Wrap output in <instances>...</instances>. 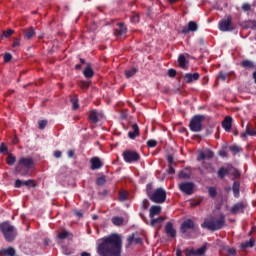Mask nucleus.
Here are the masks:
<instances>
[{"instance_id":"60","label":"nucleus","mask_w":256,"mask_h":256,"mask_svg":"<svg viewBox=\"0 0 256 256\" xmlns=\"http://www.w3.org/2000/svg\"><path fill=\"white\" fill-rule=\"evenodd\" d=\"M248 27L250 29H256V20H250L248 21Z\"/></svg>"},{"instance_id":"35","label":"nucleus","mask_w":256,"mask_h":256,"mask_svg":"<svg viewBox=\"0 0 256 256\" xmlns=\"http://www.w3.org/2000/svg\"><path fill=\"white\" fill-rule=\"evenodd\" d=\"M105 183H107V178L105 175H102L96 179V185H98V187H103Z\"/></svg>"},{"instance_id":"7","label":"nucleus","mask_w":256,"mask_h":256,"mask_svg":"<svg viewBox=\"0 0 256 256\" xmlns=\"http://www.w3.org/2000/svg\"><path fill=\"white\" fill-rule=\"evenodd\" d=\"M122 157L126 163H137L141 159V155L133 150H125Z\"/></svg>"},{"instance_id":"36","label":"nucleus","mask_w":256,"mask_h":256,"mask_svg":"<svg viewBox=\"0 0 256 256\" xmlns=\"http://www.w3.org/2000/svg\"><path fill=\"white\" fill-rule=\"evenodd\" d=\"M202 165L204 167V169H207L208 173H213V171H215V169L213 168V165L211 163H207L205 162V160H202Z\"/></svg>"},{"instance_id":"19","label":"nucleus","mask_w":256,"mask_h":256,"mask_svg":"<svg viewBox=\"0 0 256 256\" xmlns=\"http://www.w3.org/2000/svg\"><path fill=\"white\" fill-rule=\"evenodd\" d=\"M222 127L224 131L229 133L231 131V127H233V117L231 116H226L224 120L222 121Z\"/></svg>"},{"instance_id":"62","label":"nucleus","mask_w":256,"mask_h":256,"mask_svg":"<svg viewBox=\"0 0 256 256\" xmlns=\"http://www.w3.org/2000/svg\"><path fill=\"white\" fill-rule=\"evenodd\" d=\"M242 10H244L245 12L247 11H251V5L248 3H245L242 5Z\"/></svg>"},{"instance_id":"40","label":"nucleus","mask_w":256,"mask_h":256,"mask_svg":"<svg viewBox=\"0 0 256 256\" xmlns=\"http://www.w3.org/2000/svg\"><path fill=\"white\" fill-rule=\"evenodd\" d=\"M135 73H137V68H132L130 70H126L125 77H127V79H131V77H133V75H135Z\"/></svg>"},{"instance_id":"22","label":"nucleus","mask_w":256,"mask_h":256,"mask_svg":"<svg viewBox=\"0 0 256 256\" xmlns=\"http://www.w3.org/2000/svg\"><path fill=\"white\" fill-rule=\"evenodd\" d=\"M23 33H24V39L26 41H29L30 39H33V37H35V35H36L35 29L33 27H29V28L24 29Z\"/></svg>"},{"instance_id":"47","label":"nucleus","mask_w":256,"mask_h":256,"mask_svg":"<svg viewBox=\"0 0 256 256\" xmlns=\"http://www.w3.org/2000/svg\"><path fill=\"white\" fill-rule=\"evenodd\" d=\"M217 79L220 81H227V74L223 71L218 73Z\"/></svg>"},{"instance_id":"31","label":"nucleus","mask_w":256,"mask_h":256,"mask_svg":"<svg viewBox=\"0 0 256 256\" xmlns=\"http://www.w3.org/2000/svg\"><path fill=\"white\" fill-rule=\"evenodd\" d=\"M226 175H229V169L225 168V167H221L218 170V177L220 179H225Z\"/></svg>"},{"instance_id":"6","label":"nucleus","mask_w":256,"mask_h":256,"mask_svg":"<svg viewBox=\"0 0 256 256\" xmlns=\"http://www.w3.org/2000/svg\"><path fill=\"white\" fill-rule=\"evenodd\" d=\"M218 29L223 32L235 31V26H233V17L228 15L226 19H222L218 23Z\"/></svg>"},{"instance_id":"54","label":"nucleus","mask_w":256,"mask_h":256,"mask_svg":"<svg viewBox=\"0 0 256 256\" xmlns=\"http://www.w3.org/2000/svg\"><path fill=\"white\" fill-rule=\"evenodd\" d=\"M11 59H13V55H11V53L4 54V63H9Z\"/></svg>"},{"instance_id":"52","label":"nucleus","mask_w":256,"mask_h":256,"mask_svg":"<svg viewBox=\"0 0 256 256\" xmlns=\"http://www.w3.org/2000/svg\"><path fill=\"white\" fill-rule=\"evenodd\" d=\"M14 187L16 189H21V187H23V180H21V179L15 180Z\"/></svg>"},{"instance_id":"20","label":"nucleus","mask_w":256,"mask_h":256,"mask_svg":"<svg viewBox=\"0 0 256 256\" xmlns=\"http://www.w3.org/2000/svg\"><path fill=\"white\" fill-rule=\"evenodd\" d=\"M162 208L159 205H152L149 210V217L153 219V217H157V215H161Z\"/></svg>"},{"instance_id":"46","label":"nucleus","mask_w":256,"mask_h":256,"mask_svg":"<svg viewBox=\"0 0 256 256\" xmlns=\"http://www.w3.org/2000/svg\"><path fill=\"white\" fill-rule=\"evenodd\" d=\"M246 133L250 137H255L256 136V131L251 129V127L249 125L246 126Z\"/></svg>"},{"instance_id":"2","label":"nucleus","mask_w":256,"mask_h":256,"mask_svg":"<svg viewBox=\"0 0 256 256\" xmlns=\"http://www.w3.org/2000/svg\"><path fill=\"white\" fill-rule=\"evenodd\" d=\"M226 223L225 214H220L217 217L204 220L201 227L202 229H208V231H221Z\"/></svg>"},{"instance_id":"53","label":"nucleus","mask_w":256,"mask_h":256,"mask_svg":"<svg viewBox=\"0 0 256 256\" xmlns=\"http://www.w3.org/2000/svg\"><path fill=\"white\" fill-rule=\"evenodd\" d=\"M38 127H39V129H41V130L45 129V127H47V120H40V121L38 122Z\"/></svg>"},{"instance_id":"45","label":"nucleus","mask_w":256,"mask_h":256,"mask_svg":"<svg viewBox=\"0 0 256 256\" xmlns=\"http://www.w3.org/2000/svg\"><path fill=\"white\" fill-rule=\"evenodd\" d=\"M70 103H72V109H74V111H77V109H79V100L72 98L70 100Z\"/></svg>"},{"instance_id":"5","label":"nucleus","mask_w":256,"mask_h":256,"mask_svg":"<svg viewBox=\"0 0 256 256\" xmlns=\"http://www.w3.org/2000/svg\"><path fill=\"white\" fill-rule=\"evenodd\" d=\"M150 201L152 203H157L158 205H162V203H165L167 201V191L163 188H156L152 195L150 196Z\"/></svg>"},{"instance_id":"43","label":"nucleus","mask_w":256,"mask_h":256,"mask_svg":"<svg viewBox=\"0 0 256 256\" xmlns=\"http://www.w3.org/2000/svg\"><path fill=\"white\" fill-rule=\"evenodd\" d=\"M23 185H25L26 187H37V184H35V180L33 179L23 181Z\"/></svg>"},{"instance_id":"63","label":"nucleus","mask_w":256,"mask_h":256,"mask_svg":"<svg viewBox=\"0 0 256 256\" xmlns=\"http://www.w3.org/2000/svg\"><path fill=\"white\" fill-rule=\"evenodd\" d=\"M21 45V39L15 38L12 47H19Z\"/></svg>"},{"instance_id":"23","label":"nucleus","mask_w":256,"mask_h":256,"mask_svg":"<svg viewBox=\"0 0 256 256\" xmlns=\"http://www.w3.org/2000/svg\"><path fill=\"white\" fill-rule=\"evenodd\" d=\"M132 130L133 131H129L128 132L129 139H135V138L139 137V135H140V133H139V125L133 124L132 125Z\"/></svg>"},{"instance_id":"27","label":"nucleus","mask_w":256,"mask_h":256,"mask_svg":"<svg viewBox=\"0 0 256 256\" xmlns=\"http://www.w3.org/2000/svg\"><path fill=\"white\" fill-rule=\"evenodd\" d=\"M83 75L84 77H86V79H91L93 75H95V72L93 71V68H91V66L88 65L83 71Z\"/></svg>"},{"instance_id":"57","label":"nucleus","mask_w":256,"mask_h":256,"mask_svg":"<svg viewBox=\"0 0 256 256\" xmlns=\"http://www.w3.org/2000/svg\"><path fill=\"white\" fill-rule=\"evenodd\" d=\"M149 205H150L149 200L144 199L142 201V209H144L145 211H146V209H149Z\"/></svg>"},{"instance_id":"14","label":"nucleus","mask_w":256,"mask_h":256,"mask_svg":"<svg viewBox=\"0 0 256 256\" xmlns=\"http://www.w3.org/2000/svg\"><path fill=\"white\" fill-rule=\"evenodd\" d=\"M245 213V204L243 202H238L236 204H234L231 209H230V213L232 215H237V213Z\"/></svg>"},{"instance_id":"26","label":"nucleus","mask_w":256,"mask_h":256,"mask_svg":"<svg viewBox=\"0 0 256 256\" xmlns=\"http://www.w3.org/2000/svg\"><path fill=\"white\" fill-rule=\"evenodd\" d=\"M241 67H243V69H255V63L251 60L245 59L241 62Z\"/></svg>"},{"instance_id":"49","label":"nucleus","mask_w":256,"mask_h":256,"mask_svg":"<svg viewBox=\"0 0 256 256\" xmlns=\"http://www.w3.org/2000/svg\"><path fill=\"white\" fill-rule=\"evenodd\" d=\"M147 147H149L150 149H153V147H157V141L156 140H148L147 141Z\"/></svg>"},{"instance_id":"12","label":"nucleus","mask_w":256,"mask_h":256,"mask_svg":"<svg viewBox=\"0 0 256 256\" xmlns=\"http://www.w3.org/2000/svg\"><path fill=\"white\" fill-rule=\"evenodd\" d=\"M20 165H23L24 167L28 168L30 171L35 167V161L31 157H21L18 161Z\"/></svg>"},{"instance_id":"21","label":"nucleus","mask_w":256,"mask_h":256,"mask_svg":"<svg viewBox=\"0 0 256 256\" xmlns=\"http://www.w3.org/2000/svg\"><path fill=\"white\" fill-rule=\"evenodd\" d=\"M125 33H127V27H125V25L123 23H119L118 28H116L114 30V35L116 37H123V35H125Z\"/></svg>"},{"instance_id":"17","label":"nucleus","mask_w":256,"mask_h":256,"mask_svg":"<svg viewBox=\"0 0 256 256\" xmlns=\"http://www.w3.org/2000/svg\"><path fill=\"white\" fill-rule=\"evenodd\" d=\"M213 157H215V153L211 149H206L199 153L198 161H205V159H212Z\"/></svg>"},{"instance_id":"9","label":"nucleus","mask_w":256,"mask_h":256,"mask_svg":"<svg viewBox=\"0 0 256 256\" xmlns=\"http://www.w3.org/2000/svg\"><path fill=\"white\" fill-rule=\"evenodd\" d=\"M188 231H195V222L192 219H187L180 225V233L185 235Z\"/></svg>"},{"instance_id":"29","label":"nucleus","mask_w":256,"mask_h":256,"mask_svg":"<svg viewBox=\"0 0 256 256\" xmlns=\"http://www.w3.org/2000/svg\"><path fill=\"white\" fill-rule=\"evenodd\" d=\"M240 247H241V249L255 247V239L251 238L249 241L242 243Z\"/></svg>"},{"instance_id":"34","label":"nucleus","mask_w":256,"mask_h":256,"mask_svg":"<svg viewBox=\"0 0 256 256\" xmlns=\"http://www.w3.org/2000/svg\"><path fill=\"white\" fill-rule=\"evenodd\" d=\"M229 151L232 152L233 155H237L243 151V149L237 145L229 146Z\"/></svg>"},{"instance_id":"1","label":"nucleus","mask_w":256,"mask_h":256,"mask_svg":"<svg viewBox=\"0 0 256 256\" xmlns=\"http://www.w3.org/2000/svg\"><path fill=\"white\" fill-rule=\"evenodd\" d=\"M123 241L119 234H111L102 238V243L97 247V253L100 256H121V247Z\"/></svg>"},{"instance_id":"38","label":"nucleus","mask_w":256,"mask_h":256,"mask_svg":"<svg viewBox=\"0 0 256 256\" xmlns=\"http://www.w3.org/2000/svg\"><path fill=\"white\" fill-rule=\"evenodd\" d=\"M208 195H209V197H211L212 199H215V197H217V188H215V187H209V188H208Z\"/></svg>"},{"instance_id":"24","label":"nucleus","mask_w":256,"mask_h":256,"mask_svg":"<svg viewBox=\"0 0 256 256\" xmlns=\"http://www.w3.org/2000/svg\"><path fill=\"white\" fill-rule=\"evenodd\" d=\"M240 190H241V183H239V181H234L233 186H232V191H233V195L236 199H239Z\"/></svg>"},{"instance_id":"39","label":"nucleus","mask_w":256,"mask_h":256,"mask_svg":"<svg viewBox=\"0 0 256 256\" xmlns=\"http://www.w3.org/2000/svg\"><path fill=\"white\" fill-rule=\"evenodd\" d=\"M128 197H129V194L127 192L125 191L119 192V201H121L122 203L127 201Z\"/></svg>"},{"instance_id":"50","label":"nucleus","mask_w":256,"mask_h":256,"mask_svg":"<svg viewBox=\"0 0 256 256\" xmlns=\"http://www.w3.org/2000/svg\"><path fill=\"white\" fill-rule=\"evenodd\" d=\"M62 253L64 255H72L73 251L71 249H69V247L67 246H63L62 247Z\"/></svg>"},{"instance_id":"18","label":"nucleus","mask_w":256,"mask_h":256,"mask_svg":"<svg viewBox=\"0 0 256 256\" xmlns=\"http://www.w3.org/2000/svg\"><path fill=\"white\" fill-rule=\"evenodd\" d=\"M165 233L168 237H171V239H175V237H177V230L173 228V224L171 222L166 223Z\"/></svg>"},{"instance_id":"56","label":"nucleus","mask_w":256,"mask_h":256,"mask_svg":"<svg viewBox=\"0 0 256 256\" xmlns=\"http://www.w3.org/2000/svg\"><path fill=\"white\" fill-rule=\"evenodd\" d=\"M168 76H170L171 78H174L177 76V70L171 68L168 70Z\"/></svg>"},{"instance_id":"3","label":"nucleus","mask_w":256,"mask_h":256,"mask_svg":"<svg viewBox=\"0 0 256 256\" xmlns=\"http://www.w3.org/2000/svg\"><path fill=\"white\" fill-rule=\"evenodd\" d=\"M0 231L8 243L15 241V238L17 237V229H15V226L11 225L8 221L0 224Z\"/></svg>"},{"instance_id":"37","label":"nucleus","mask_w":256,"mask_h":256,"mask_svg":"<svg viewBox=\"0 0 256 256\" xmlns=\"http://www.w3.org/2000/svg\"><path fill=\"white\" fill-rule=\"evenodd\" d=\"M17 161V158L15 156H13V154H9L7 159H6V163L7 165H15V162Z\"/></svg>"},{"instance_id":"41","label":"nucleus","mask_w":256,"mask_h":256,"mask_svg":"<svg viewBox=\"0 0 256 256\" xmlns=\"http://www.w3.org/2000/svg\"><path fill=\"white\" fill-rule=\"evenodd\" d=\"M205 251H207V246H202L200 248H198L197 250H195V256H201V255H205Z\"/></svg>"},{"instance_id":"25","label":"nucleus","mask_w":256,"mask_h":256,"mask_svg":"<svg viewBox=\"0 0 256 256\" xmlns=\"http://www.w3.org/2000/svg\"><path fill=\"white\" fill-rule=\"evenodd\" d=\"M1 256H15V248L13 247H8L6 249H3L0 251Z\"/></svg>"},{"instance_id":"33","label":"nucleus","mask_w":256,"mask_h":256,"mask_svg":"<svg viewBox=\"0 0 256 256\" xmlns=\"http://www.w3.org/2000/svg\"><path fill=\"white\" fill-rule=\"evenodd\" d=\"M125 219L123 217L115 216L112 218L113 225H117L118 227L123 225Z\"/></svg>"},{"instance_id":"42","label":"nucleus","mask_w":256,"mask_h":256,"mask_svg":"<svg viewBox=\"0 0 256 256\" xmlns=\"http://www.w3.org/2000/svg\"><path fill=\"white\" fill-rule=\"evenodd\" d=\"M153 194V184L149 183L146 185V195L148 197V199L150 198V196Z\"/></svg>"},{"instance_id":"59","label":"nucleus","mask_w":256,"mask_h":256,"mask_svg":"<svg viewBox=\"0 0 256 256\" xmlns=\"http://www.w3.org/2000/svg\"><path fill=\"white\" fill-rule=\"evenodd\" d=\"M80 87H81V89H89V82H86V81H81L80 82Z\"/></svg>"},{"instance_id":"48","label":"nucleus","mask_w":256,"mask_h":256,"mask_svg":"<svg viewBox=\"0 0 256 256\" xmlns=\"http://www.w3.org/2000/svg\"><path fill=\"white\" fill-rule=\"evenodd\" d=\"M179 179H189L191 177L187 172L185 171H180L178 174Z\"/></svg>"},{"instance_id":"61","label":"nucleus","mask_w":256,"mask_h":256,"mask_svg":"<svg viewBox=\"0 0 256 256\" xmlns=\"http://www.w3.org/2000/svg\"><path fill=\"white\" fill-rule=\"evenodd\" d=\"M167 173H168V175L175 174V165L169 166V168L167 169Z\"/></svg>"},{"instance_id":"28","label":"nucleus","mask_w":256,"mask_h":256,"mask_svg":"<svg viewBox=\"0 0 256 256\" xmlns=\"http://www.w3.org/2000/svg\"><path fill=\"white\" fill-rule=\"evenodd\" d=\"M187 58H185V55L180 54L178 57V65L181 69H185L187 67Z\"/></svg>"},{"instance_id":"15","label":"nucleus","mask_w":256,"mask_h":256,"mask_svg":"<svg viewBox=\"0 0 256 256\" xmlns=\"http://www.w3.org/2000/svg\"><path fill=\"white\" fill-rule=\"evenodd\" d=\"M90 169L92 171H96L97 169H101L103 167V163L101 162V158L95 156L90 159Z\"/></svg>"},{"instance_id":"51","label":"nucleus","mask_w":256,"mask_h":256,"mask_svg":"<svg viewBox=\"0 0 256 256\" xmlns=\"http://www.w3.org/2000/svg\"><path fill=\"white\" fill-rule=\"evenodd\" d=\"M184 253H185L186 256H195V249L186 248L184 250Z\"/></svg>"},{"instance_id":"64","label":"nucleus","mask_w":256,"mask_h":256,"mask_svg":"<svg viewBox=\"0 0 256 256\" xmlns=\"http://www.w3.org/2000/svg\"><path fill=\"white\" fill-rule=\"evenodd\" d=\"M167 162H168L169 166H171V165H176V164L174 163L173 157H172L171 155H168V156H167Z\"/></svg>"},{"instance_id":"11","label":"nucleus","mask_w":256,"mask_h":256,"mask_svg":"<svg viewBox=\"0 0 256 256\" xmlns=\"http://www.w3.org/2000/svg\"><path fill=\"white\" fill-rule=\"evenodd\" d=\"M197 29H199V25H197V22L195 21H189L188 22V27H183L181 30V33H183V35H187L189 33H195V31H197Z\"/></svg>"},{"instance_id":"55","label":"nucleus","mask_w":256,"mask_h":256,"mask_svg":"<svg viewBox=\"0 0 256 256\" xmlns=\"http://www.w3.org/2000/svg\"><path fill=\"white\" fill-rule=\"evenodd\" d=\"M226 251H227V253H228L229 255H232V256L237 255V250H236L235 248H229V247H227V248H226Z\"/></svg>"},{"instance_id":"32","label":"nucleus","mask_w":256,"mask_h":256,"mask_svg":"<svg viewBox=\"0 0 256 256\" xmlns=\"http://www.w3.org/2000/svg\"><path fill=\"white\" fill-rule=\"evenodd\" d=\"M69 237H73V234L67 230H63L58 234V239H61V240L67 239Z\"/></svg>"},{"instance_id":"30","label":"nucleus","mask_w":256,"mask_h":256,"mask_svg":"<svg viewBox=\"0 0 256 256\" xmlns=\"http://www.w3.org/2000/svg\"><path fill=\"white\" fill-rule=\"evenodd\" d=\"M151 219V222H150V225L151 227H155V225H157L158 223H163V221H165V217L163 216H160L158 218H150Z\"/></svg>"},{"instance_id":"10","label":"nucleus","mask_w":256,"mask_h":256,"mask_svg":"<svg viewBox=\"0 0 256 256\" xmlns=\"http://www.w3.org/2000/svg\"><path fill=\"white\" fill-rule=\"evenodd\" d=\"M179 189L185 195H193V189H195V184L193 182H182L178 185Z\"/></svg>"},{"instance_id":"44","label":"nucleus","mask_w":256,"mask_h":256,"mask_svg":"<svg viewBox=\"0 0 256 256\" xmlns=\"http://www.w3.org/2000/svg\"><path fill=\"white\" fill-rule=\"evenodd\" d=\"M13 33H15V30H13V29L4 30L2 33V35H3L2 38L6 37V39H7V38L11 37V35H13Z\"/></svg>"},{"instance_id":"13","label":"nucleus","mask_w":256,"mask_h":256,"mask_svg":"<svg viewBox=\"0 0 256 256\" xmlns=\"http://www.w3.org/2000/svg\"><path fill=\"white\" fill-rule=\"evenodd\" d=\"M200 78H201V75L198 72L193 73V74L192 73H186L184 75V81L187 84L193 83L195 81H199Z\"/></svg>"},{"instance_id":"4","label":"nucleus","mask_w":256,"mask_h":256,"mask_svg":"<svg viewBox=\"0 0 256 256\" xmlns=\"http://www.w3.org/2000/svg\"><path fill=\"white\" fill-rule=\"evenodd\" d=\"M203 121H205V115H194L189 122L190 131H192V133H200V131H203Z\"/></svg>"},{"instance_id":"58","label":"nucleus","mask_w":256,"mask_h":256,"mask_svg":"<svg viewBox=\"0 0 256 256\" xmlns=\"http://www.w3.org/2000/svg\"><path fill=\"white\" fill-rule=\"evenodd\" d=\"M7 151H9V149L7 148L5 143H1V145H0V153H7Z\"/></svg>"},{"instance_id":"8","label":"nucleus","mask_w":256,"mask_h":256,"mask_svg":"<svg viewBox=\"0 0 256 256\" xmlns=\"http://www.w3.org/2000/svg\"><path fill=\"white\" fill-rule=\"evenodd\" d=\"M104 115L103 112L98 110H90L88 112V121L89 123H92L93 125H97L100 119H103Z\"/></svg>"},{"instance_id":"16","label":"nucleus","mask_w":256,"mask_h":256,"mask_svg":"<svg viewBox=\"0 0 256 256\" xmlns=\"http://www.w3.org/2000/svg\"><path fill=\"white\" fill-rule=\"evenodd\" d=\"M29 171V168H26V166L22 165L19 162L15 167V173L17 175H21L22 177H27V175H29Z\"/></svg>"}]
</instances>
